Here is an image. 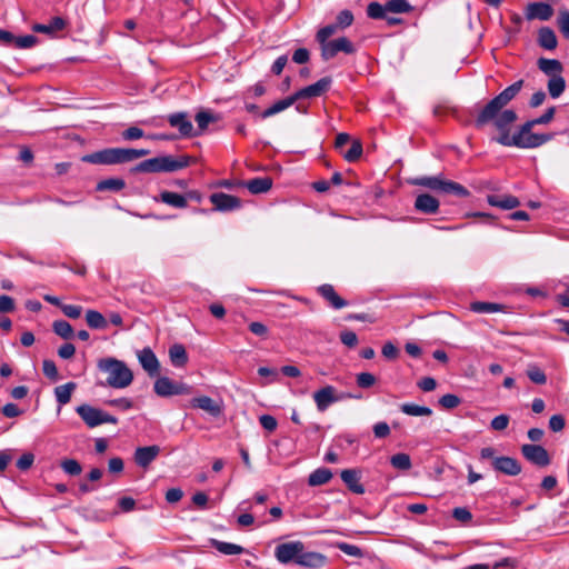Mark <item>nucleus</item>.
<instances>
[{
    "mask_svg": "<svg viewBox=\"0 0 569 569\" xmlns=\"http://www.w3.org/2000/svg\"><path fill=\"white\" fill-rule=\"evenodd\" d=\"M522 87L523 80H518L492 98L478 113L476 126L480 128L491 122L499 132L491 140L501 146L533 149L551 140V136L526 137V133L522 132V126L511 134V126L518 117L513 110L503 109L520 92Z\"/></svg>",
    "mask_w": 569,
    "mask_h": 569,
    "instance_id": "obj_1",
    "label": "nucleus"
},
{
    "mask_svg": "<svg viewBox=\"0 0 569 569\" xmlns=\"http://www.w3.org/2000/svg\"><path fill=\"white\" fill-rule=\"evenodd\" d=\"M148 149L132 148H106L82 158V161L92 164H119L127 163L149 154Z\"/></svg>",
    "mask_w": 569,
    "mask_h": 569,
    "instance_id": "obj_2",
    "label": "nucleus"
},
{
    "mask_svg": "<svg viewBox=\"0 0 569 569\" xmlns=\"http://www.w3.org/2000/svg\"><path fill=\"white\" fill-rule=\"evenodd\" d=\"M191 157L188 156H160L147 159L131 169L132 172L158 173L174 172L187 168L191 163Z\"/></svg>",
    "mask_w": 569,
    "mask_h": 569,
    "instance_id": "obj_3",
    "label": "nucleus"
},
{
    "mask_svg": "<svg viewBox=\"0 0 569 569\" xmlns=\"http://www.w3.org/2000/svg\"><path fill=\"white\" fill-rule=\"evenodd\" d=\"M98 368L102 372L108 373L107 385L112 388H127L133 380L132 371L123 361L116 358H104L99 360Z\"/></svg>",
    "mask_w": 569,
    "mask_h": 569,
    "instance_id": "obj_4",
    "label": "nucleus"
},
{
    "mask_svg": "<svg viewBox=\"0 0 569 569\" xmlns=\"http://www.w3.org/2000/svg\"><path fill=\"white\" fill-rule=\"evenodd\" d=\"M411 184L421 186L433 191L443 193H453L459 197H468L469 191L460 183L443 180L441 177H419L411 180Z\"/></svg>",
    "mask_w": 569,
    "mask_h": 569,
    "instance_id": "obj_5",
    "label": "nucleus"
},
{
    "mask_svg": "<svg viewBox=\"0 0 569 569\" xmlns=\"http://www.w3.org/2000/svg\"><path fill=\"white\" fill-rule=\"evenodd\" d=\"M413 7L407 0H388L385 4L370 2L367 7V16L379 20L386 18V13H409Z\"/></svg>",
    "mask_w": 569,
    "mask_h": 569,
    "instance_id": "obj_6",
    "label": "nucleus"
},
{
    "mask_svg": "<svg viewBox=\"0 0 569 569\" xmlns=\"http://www.w3.org/2000/svg\"><path fill=\"white\" fill-rule=\"evenodd\" d=\"M76 412L88 428H96L103 423H117L118 419L101 409L83 403L76 408Z\"/></svg>",
    "mask_w": 569,
    "mask_h": 569,
    "instance_id": "obj_7",
    "label": "nucleus"
},
{
    "mask_svg": "<svg viewBox=\"0 0 569 569\" xmlns=\"http://www.w3.org/2000/svg\"><path fill=\"white\" fill-rule=\"evenodd\" d=\"M154 392L160 397L190 395L192 387L184 382H176L168 377H159L153 385Z\"/></svg>",
    "mask_w": 569,
    "mask_h": 569,
    "instance_id": "obj_8",
    "label": "nucleus"
},
{
    "mask_svg": "<svg viewBox=\"0 0 569 569\" xmlns=\"http://www.w3.org/2000/svg\"><path fill=\"white\" fill-rule=\"evenodd\" d=\"M345 398H353L360 399V396L353 395H337L336 389L332 386H326L313 393V400L316 402L317 409L320 412H323L328 409V407L335 402H338Z\"/></svg>",
    "mask_w": 569,
    "mask_h": 569,
    "instance_id": "obj_9",
    "label": "nucleus"
},
{
    "mask_svg": "<svg viewBox=\"0 0 569 569\" xmlns=\"http://www.w3.org/2000/svg\"><path fill=\"white\" fill-rule=\"evenodd\" d=\"M301 541H290L280 543L274 549V557L280 563H297L299 555L302 551Z\"/></svg>",
    "mask_w": 569,
    "mask_h": 569,
    "instance_id": "obj_10",
    "label": "nucleus"
},
{
    "mask_svg": "<svg viewBox=\"0 0 569 569\" xmlns=\"http://www.w3.org/2000/svg\"><path fill=\"white\" fill-rule=\"evenodd\" d=\"M355 47L349 39L341 37L331 41H328L321 46V57L323 60L332 59L338 52L352 53Z\"/></svg>",
    "mask_w": 569,
    "mask_h": 569,
    "instance_id": "obj_11",
    "label": "nucleus"
},
{
    "mask_svg": "<svg viewBox=\"0 0 569 569\" xmlns=\"http://www.w3.org/2000/svg\"><path fill=\"white\" fill-rule=\"evenodd\" d=\"M331 82L332 80L330 77H323L317 82L296 91L293 93V99L297 101L300 99L320 97L329 90Z\"/></svg>",
    "mask_w": 569,
    "mask_h": 569,
    "instance_id": "obj_12",
    "label": "nucleus"
},
{
    "mask_svg": "<svg viewBox=\"0 0 569 569\" xmlns=\"http://www.w3.org/2000/svg\"><path fill=\"white\" fill-rule=\"evenodd\" d=\"M521 453L528 461L539 467H546L550 463L548 451L542 446L523 445Z\"/></svg>",
    "mask_w": 569,
    "mask_h": 569,
    "instance_id": "obj_13",
    "label": "nucleus"
},
{
    "mask_svg": "<svg viewBox=\"0 0 569 569\" xmlns=\"http://www.w3.org/2000/svg\"><path fill=\"white\" fill-rule=\"evenodd\" d=\"M137 358L139 360V363L143 368V370L150 377H156L159 375L160 362H159L158 358L156 357L154 352L149 347H146V348L137 351Z\"/></svg>",
    "mask_w": 569,
    "mask_h": 569,
    "instance_id": "obj_14",
    "label": "nucleus"
},
{
    "mask_svg": "<svg viewBox=\"0 0 569 569\" xmlns=\"http://www.w3.org/2000/svg\"><path fill=\"white\" fill-rule=\"evenodd\" d=\"M168 122L172 128H177L182 137H197L192 122L186 112H176L168 117Z\"/></svg>",
    "mask_w": 569,
    "mask_h": 569,
    "instance_id": "obj_15",
    "label": "nucleus"
},
{
    "mask_svg": "<svg viewBox=\"0 0 569 569\" xmlns=\"http://www.w3.org/2000/svg\"><path fill=\"white\" fill-rule=\"evenodd\" d=\"M210 201L219 211H231L240 208L241 201L239 198L224 192H217L210 196Z\"/></svg>",
    "mask_w": 569,
    "mask_h": 569,
    "instance_id": "obj_16",
    "label": "nucleus"
},
{
    "mask_svg": "<svg viewBox=\"0 0 569 569\" xmlns=\"http://www.w3.org/2000/svg\"><path fill=\"white\" fill-rule=\"evenodd\" d=\"M190 403L193 408L201 409L214 418L221 416L223 412L222 402L216 401L208 396L193 398Z\"/></svg>",
    "mask_w": 569,
    "mask_h": 569,
    "instance_id": "obj_17",
    "label": "nucleus"
},
{
    "mask_svg": "<svg viewBox=\"0 0 569 569\" xmlns=\"http://www.w3.org/2000/svg\"><path fill=\"white\" fill-rule=\"evenodd\" d=\"M553 14V9L550 4L545 2H532L529 3L526 8V19L527 20H540L547 21Z\"/></svg>",
    "mask_w": 569,
    "mask_h": 569,
    "instance_id": "obj_18",
    "label": "nucleus"
},
{
    "mask_svg": "<svg viewBox=\"0 0 569 569\" xmlns=\"http://www.w3.org/2000/svg\"><path fill=\"white\" fill-rule=\"evenodd\" d=\"M495 470L502 472L508 476H517L521 472L520 463L511 457H498L493 458L491 462Z\"/></svg>",
    "mask_w": 569,
    "mask_h": 569,
    "instance_id": "obj_19",
    "label": "nucleus"
},
{
    "mask_svg": "<svg viewBox=\"0 0 569 569\" xmlns=\"http://www.w3.org/2000/svg\"><path fill=\"white\" fill-rule=\"evenodd\" d=\"M160 453L157 445L139 447L134 451V461L139 467L147 468Z\"/></svg>",
    "mask_w": 569,
    "mask_h": 569,
    "instance_id": "obj_20",
    "label": "nucleus"
},
{
    "mask_svg": "<svg viewBox=\"0 0 569 569\" xmlns=\"http://www.w3.org/2000/svg\"><path fill=\"white\" fill-rule=\"evenodd\" d=\"M326 560H327L326 556L320 552L306 551L305 545H303L302 551L299 555L297 565H299L301 567H307V568H320V567L325 566Z\"/></svg>",
    "mask_w": 569,
    "mask_h": 569,
    "instance_id": "obj_21",
    "label": "nucleus"
},
{
    "mask_svg": "<svg viewBox=\"0 0 569 569\" xmlns=\"http://www.w3.org/2000/svg\"><path fill=\"white\" fill-rule=\"evenodd\" d=\"M556 108L550 107L546 110L543 114L540 117L529 120L522 124V132L526 133V137L530 136H550L549 133H533L532 128L537 124H547L549 123L553 117H555Z\"/></svg>",
    "mask_w": 569,
    "mask_h": 569,
    "instance_id": "obj_22",
    "label": "nucleus"
},
{
    "mask_svg": "<svg viewBox=\"0 0 569 569\" xmlns=\"http://www.w3.org/2000/svg\"><path fill=\"white\" fill-rule=\"evenodd\" d=\"M439 201L433 196L429 193L419 194L415 201V208L417 211L433 214L439 210Z\"/></svg>",
    "mask_w": 569,
    "mask_h": 569,
    "instance_id": "obj_23",
    "label": "nucleus"
},
{
    "mask_svg": "<svg viewBox=\"0 0 569 569\" xmlns=\"http://www.w3.org/2000/svg\"><path fill=\"white\" fill-rule=\"evenodd\" d=\"M340 476L350 491L357 495L365 492V488L360 482V475L356 469H345L341 471Z\"/></svg>",
    "mask_w": 569,
    "mask_h": 569,
    "instance_id": "obj_24",
    "label": "nucleus"
},
{
    "mask_svg": "<svg viewBox=\"0 0 569 569\" xmlns=\"http://www.w3.org/2000/svg\"><path fill=\"white\" fill-rule=\"evenodd\" d=\"M487 201L492 207H498L500 209L510 210L515 209L520 204V201L517 197L505 194V196H497V194H489L487 197Z\"/></svg>",
    "mask_w": 569,
    "mask_h": 569,
    "instance_id": "obj_25",
    "label": "nucleus"
},
{
    "mask_svg": "<svg viewBox=\"0 0 569 569\" xmlns=\"http://www.w3.org/2000/svg\"><path fill=\"white\" fill-rule=\"evenodd\" d=\"M318 291L335 309H341L347 306V301L338 296L331 284H322Z\"/></svg>",
    "mask_w": 569,
    "mask_h": 569,
    "instance_id": "obj_26",
    "label": "nucleus"
},
{
    "mask_svg": "<svg viewBox=\"0 0 569 569\" xmlns=\"http://www.w3.org/2000/svg\"><path fill=\"white\" fill-rule=\"evenodd\" d=\"M246 188L252 194H260L268 192L272 187V180L269 177L254 178L244 183Z\"/></svg>",
    "mask_w": 569,
    "mask_h": 569,
    "instance_id": "obj_27",
    "label": "nucleus"
},
{
    "mask_svg": "<svg viewBox=\"0 0 569 569\" xmlns=\"http://www.w3.org/2000/svg\"><path fill=\"white\" fill-rule=\"evenodd\" d=\"M538 43L547 50L556 49L558 41L555 31L549 27H542L538 32Z\"/></svg>",
    "mask_w": 569,
    "mask_h": 569,
    "instance_id": "obj_28",
    "label": "nucleus"
},
{
    "mask_svg": "<svg viewBox=\"0 0 569 569\" xmlns=\"http://www.w3.org/2000/svg\"><path fill=\"white\" fill-rule=\"evenodd\" d=\"M169 358L173 367L180 368L188 362L186 348L181 343H174L169 349Z\"/></svg>",
    "mask_w": 569,
    "mask_h": 569,
    "instance_id": "obj_29",
    "label": "nucleus"
},
{
    "mask_svg": "<svg viewBox=\"0 0 569 569\" xmlns=\"http://www.w3.org/2000/svg\"><path fill=\"white\" fill-rule=\"evenodd\" d=\"M64 26H66V22H64V20L62 18L54 17L47 24H44V23H36L32 27V30L36 31V32H39V33L52 34V33H54L57 31L62 30L64 28Z\"/></svg>",
    "mask_w": 569,
    "mask_h": 569,
    "instance_id": "obj_30",
    "label": "nucleus"
},
{
    "mask_svg": "<svg viewBox=\"0 0 569 569\" xmlns=\"http://www.w3.org/2000/svg\"><path fill=\"white\" fill-rule=\"evenodd\" d=\"M538 68L550 77H557L560 76L562 71V64L559 60L556 59H547V58H540L538 60Z\"/></svg>",
    "mask_w": 569,
    "mask_h": 569,
    "instance_id": "obj_31",
    "label": "nucleus"
},
{
    "mask_svg": "<svg viewBox=\"0 0 569 569\" xmlns=\"http://www.w3.org/2000/svg\"><path fill=\"white\" fill-rule=\"evenodd\" d=\"M159 200L173 208L182 209L187 207V197L171 191H162Z\"/></svg>",
    "mask_w": 569,
    "mask_h": 569,
    "instance_id": "obj_32",
    "label": "nucleus"
},
{
    "mask_svg": "<svg viewBox=\"0 0 569 569\" xmlns=\"http://www.w3.org/2000/svg\"><path fill=\"white\" fill-rule=\"evenodd\" d=\"M332 478V472L328 468H318L309 475L308 483L312 487L321 486L329 482Z\"/></svg>",
    "mask_w": 569,
    "mask_h": 569,
    "instance_id": "obj_33",
    "label": "nucleus"
},
{
    "mask_svg": "<svg viewBox=\"0 0 569 569\" xmlns=\"http://www.w3.org/2000/svg\"><path fill=\"white\" fill-rule=\"evenodd\" d=\"M296 102V100L293 99V94L282 99V100H279L277 101L276 103H273L271 107L267 108L262 113H261V117L263 119L266 118H269V117H272L286 109H288L289 107H291L293 103Z\"/></svg>",
    "mask_w": 569,
    "mask_h": 569,
    "instance_id": "obj_34",
    "label": "nucleus"
},
{
    "mask_svg": "<svg viewBox=\"0 0 569 569\" xmlns=\"http://www.w3.org/2000/svg\"><path fill=\"white\" fill-rule=\"evenodd\" d=\"M126 187V182L122 178H109L101 180L97 183V191H113L118 192Z\"/></svg>",
    "mask_w": 569,
    "mask_h": 569,
    "instance_id": "obj_35",
    "label": "nucleus"
},
{
    "mask_svg": "<svg viewBox=\"0 0 569 569\" xmlns=\"http://www.w3.org/2000/svg\"><path fill=\"white\" fill-rule=\"evenodd\" d=\"M74 389H76L74 382H67L64 385L58 386L54 389V395H56V399H57L58 403L61 406L67 405L70 401L72 391Z\"/></svg>",
    "mask_w": 569,
    "mask_h": 569,
    "instance_id": "obj_36",
    "label": "nucleus"
},
{
    "mask_svg": "<svg viewBox=\"0 0 569 569\" xmlns=\"http://www.w3.org/2000/svg\"><path fill=\"white\" fill-rule=\"evenodd\" d=\"M86 321L87 325L92 329H106L108 327L107 319L101 312L96 310H88L86 312Z\"/></svg>",
    "mask_w": 569,
    "mask_h": 569,
    "instance_id": "obj_37",
    "label": "nucleus"
},
{
    "mask_svg": "<svg viewBox=\"0 0 569 569\" xmlns=\"http://www.w3.org/2000/svg\"><path fill=\"white\" fill-rule=\"evenodd\" d=\"M502 305L486 301H475L470 303V310L476 313H495L501 311Z\"/></svg>",
    "mask_w": 569,
    "mask_h": 569,
    "instance_id": "obj_38",
    "label": "nucleus"
},
{
    "mask_svg": "<svg viewBox=\"0 0 569 569\" xmlns=\"http://www.w3.org/2000/svg\"><path fill=\"white\" fill-rule=\"evenodd\" d=\"M211 545L223 555H240L243 552V548L239 545L224 542L213 539Z\"/></svg>",
    "mask_w": 569,
    "mask_h": 569,
    "instance_id": "obj_39",
    "label": "nucleus"
},
{
    "mask_svg": "<svg viewBox=\"0 0 569 569\" xmlns=\"http://www.w3.org/2000/svg\"><path fill=\"white\" fill-rule=\"evenodd\" d=\"M400 410L403 413L413 417L430 416L432 413V410L429 407L419 406L415 403H403L401 405Z\"/></svg>",
    "mask_w": 569,
    "mask_h": 569,
    "instance_id": "obj_40",
    "label": "nucleus"
},
{
    "mask_svg": "<svg viewBox=\"0 0 569 569\" xmlns=\"http://www.w3.org/2000/svg\"><path fill=\"white\" fill-rule=\"evenodd\" d=\"M566 88L565 79L561 76L551 77L548 81V91L552 98H558L562 94Z\"/></svg>",
    "mask_w": 569,
    "mask_h": 569,
    "instance_id": "obj_41",
    "label": "nucleus"
},
{
    "mask_svg": "<svg viewBox=\"0 0 569 569\" xmlns=\"http://www.w3.org/2000/svg\"><path fill=\"white\" fill-rule=\"evenodd\" d=\"M56 335L63 339H70L73 336V329L71 325L64 320H57L52 325Z\"/></svg>",
    "mask_w": 569,
    "mask_h": 569,
    "instance_id": "obj_42",
    "label": "nucleus"
},
{
    "mask_svg": "<svg viewBox=\"0 0 569 569\" xmlns=\"http://www.w3.org/2000/svg\"><path fill=\"white\" fill-rule=\"evenodd\" d=\"M390 463L399 470H409L411 468V459L407 453H396L390 458Z\"/></svg>",
    "mask_w": 569,
    "mask_h": 569,
    "instance_id": "obj_43",
    "label": "nucleus"
},
{
    "mask_svg": "<svg viewBox=\"0 0 569 569\" xmlns=\"http://www.w3.org/2000/svg\"><path fill=\"white\" fill-rule=\"evenodd\" d=\"M217 118L208 112V111H200L196 114V122L198 126V133L201 134L209 126V123L216 121Z\"/></svg>",
    "mask_w": 569,
    "mask_h": 569,
    "instance_id": "obj_44",
    "label": "nucleus"
},
{
    "mask_svg": "<svg viewBox=\"0 0 569 569\" xmlns=\"http://www.w3.org/2000/svg\"><path fill=\"white\" fill-rule=\"evenodd\" d=\"M362 143L360 140H353L349 150L343 154L348 162L357 161L362 154Z\"/></svg>",
    "mask_w": 569,
    "mask_h": 569,
    "instance_id": "obj_45",
    "label": "nucleus"
},
{
    "mask_svg": "<svg viewBox=\"0 0 569 569\" xmlns=\"http://www.w3.org/2000/svg\"><path fill=\"white\" fill-rule=\"evenodd\" d=\"M37 42H38L37 37L32 36V34H26V36H20V37L14 36L12 44L19 49H29V48H32Z\"/></svg>",
    "mask_w": 569,
    "mask_h": 569,
    "instance_id": "obj_46",
    "label": "nucleus"
},
{
    "mask_svg": "<svg viewBox=\"0 0 569 569\" xmlns=\"http://www.w3.org/2000/svg\"><path fill=\"white\" fill-rule=\"evenodd\" d=\"M527 376L537 385H543L547 381L545 372L537 366H530L527 370Z\"/></svg>",
    "mask_w": 569,
    "mask_h": 569,
    "instance_id": "obj_47",
    "label": "nucleus"
},
{
    "mask_svg": "<svg viewBox=\"0 0 569 569\" xmlns=\"http://www.w3.org/2000/svg\"><path fill=\"white\" fill-rule=\"evenodd\" d=\"M62 470L70 476H78L81 473V465L74 459H66L61 462Z\"/></svg>",
    "mask_w": 569,
    "mask_h": 569,
    "instance_id": "obj_48",
    "label": "nucleus"
},
{
    "mask_svg": "<svg viewBox=\"0 0 569 569\" xmlns=\"http://www.w3.org/2000/svg\"><path fill=\"white\" fill-rule=\"evenodd\" d=\"M338 27L337 24H328L323 28H321L318 32H317V41L323 46L325 43L328 42V39L336 33Z\"/></svg>",
    "mask_w": 569,
    "mask_h": 569,
    "instance_id": "obj_49",
    "label": "nucleus"
},
{
    "mask_svg": "<svg viewBox=\"0 0 569 569\" xmlns=\"http://www.w3.org/2000/svg\"><path fill=\"white\" fill-rule=\"evenodd\" d=\"M376 377L370 372H360L356 377V382L359 388L368 389L376 383Z\"/></svg>",
    "mask_w": 569,
    "mask_h": 569,
    "instance_id": "obj_50",
    "label": "nucleus"
},
{
    "mask_svg": "<svg viewBox=\"0 0 569 569\" xmlns=\"http://www.w3.org/2000/svg\"><path fill=\"white\" fill-rule=\"evenodd\" d=\"M336 546L340 551H342L343 553H346L348 556L356 557V558H360L363 556L362 550L356 545H350L347 542H338Z\"/></svg>",
    "mask_w": 569,
    "mask_h": 569,
    "instance_id": "obj_51",
    "label": "nucleus"
},
{
    "mask_svg": "<svg viewBox=\"0 0 569 569\" xmlns=\"http://www.w3.org/2000/svg\"><path fill=\"white\" fill-rule=\"evenodd\" d=\"M353 22V14L350 10H342L338 13L336 18V24L338 28H347L351 26Z\"/></svg>",
    "mask_w": 569,
    "mask_h": 569,
    "instance_id": "obj_52",
    "label": "nucleus"
},
{
    "mask_svg": "<svg viewBox=\"0 0 569 569\" xmlns=\"http://www.w3.org/2000/svg\"><path fill=\"white\" fill-rule=\"evenodd\" d=\"M439 403L445 409H453L459 406L460 399L452 393H447L439 399Z\"/></svg>",
    "mask_w": 569,
    "mask_h": 569,
    "instance_id": "obj_53",
    "label": "nucleus"
},
{
    "mask_svg": "<svg viewBox=\"0 0 569 569\" xmlns=\"http://www.w3.org/2000/svg\"><path fill=\"white\" fill-rule=\"evenodd\" d=\"M452 517L460 522L467 523L471 521L472 515L471 512L465 508V507H457L452 510Z\"/></svg>",
    "mask_w": 569,
    "mask_h": 569,
    "instance_id": "obj_54",
    "label": "nucleus"
},
{
    "mask_svg": "<svg viewBox=\"0 0 569 569\" xmlns=\"http://www.w3.org/2000/svg\"><path fill=\"white\" fill-rule=\"evenodd\" d=\"M143 136V130L138 127H129L121 133L122 139L127 141L138 140Z\"/></svg>",
    "mask_w": 569,
    "mask_h": 569,
    "instance_id": "obj_55",
    "label": "nucleus"
},
{
    "mask_svg": "<svg viewBox=\"0 0 569 569\" xmlns=\"http://www.w3.org/2000/svg\"><path fill=\"white\" fill-rule=\"evenodd\" d=\"M508 425H509V416H507V415H499V416L495 417L490 422L491 429H493L496 431L505 430L508 427Z\"/></svg>",
    "mask_w": 569,
    "mask_h": 569,
    "instance_id": "obj_56",
    "label": "nucleus"
},
{
    "mask_svg": "<svg viewBox=\"0 0 569 569\" xmlns=\"http://www.w3.org/2000/svg\"><path fill=\"white\" fill-rule=\"evenodd\" d=\"M340 340L341 342L349 347L353 348L358 345V337L353 331L346 330L340 333Z\"/></svg>",
    "mask_w": 569,
    "mask_h": 569,
    "instance_id": "obj_57",
    "label": "nucleus"
},
{
    "mask_svg": "<svg viewBox=\"0 0 569 569\" xmlns=\"http://www.w3.org/2000/svg\"><path fill=\"white\" fill-rule=\"evenodd\" d=\"M60 309L64 316L71 319L79 318L82 312V308L77 305H62Z\"/></svg>",
    "mask_w": 569,
    "mask_h": 569,
    "instance_id": "obj_58",
    "label": "nucleus"
},
{
    "mask_svg": "<svg viewBox=\"0 0 569 569\" xmlns=\"http://www.w3.org/2000/svg\"><path fill=\"white\" fill-rule=\"evenodd\" d=\"M34 461V456L31 452L23 453L17 461V468L19 470H28Z\"/></svg>",
    "mask_w": 569,
    "mask_h": 569,
    "instance_id": "obj_59",
    "label": "nucleus"
},
{
    "mask_svg": "<svg viewBox=\"0 0 569 569\" xmlns=\"http://www.w3.org/2000/svg\"><path fill=\"white\" fill-rule=\"evenodd\" d=\"M249 330L253 335L261 337V338H267L268 333H269L268 327L264 323L259 322V321L251 322L249 325Z\"/></svg>",
    "mask_w": 569,
    "mask_h": 569,
    "instance_id": "obj_60",
    "label": "nucleus"
},
{
    "mask_svg": "<svg viewBox=\"0 0 569 569\" xmlns=\"http://www.w3.org/2000/svg\"><path fill=\"white\" fill-rule=\"evenodd\" d=\"M42 370L44 376H47L48 378L52 380H56L58 378V369L52 360H43Z\"/></svg>",
    "mask_w": 569,
    "mask_h": 569,
    "instance_id": "obj_61",
    "label": "nucleus"
},
{
    "mask_svg": "<svg viewBox=\"0 0 569 569\" xmlns=\"http://www.w3.org/2000/svg\"><path fill=\"white\" fill-rule=\"evenodd\" d=\"M558 27L566 37H569V11L563 10L559 13Z\"/></svg>",
    "mask_w": 569,
    "mask_h": 569,
    "instance_id": "obj_62",
    "label": "nucleus"
},
{
    "mask_svg": "<svg viewBox=\"0 0 569 569\" xmlns=\"http://www.w3.org/2000/svg\"><path fill=\"white\" fill-rule=\"evenodd\" d=\"M259 422L263 429L270 432L274 431L278 426L276 418L270 415H262L259 418Z\"/></svg>",
    "mask_w": 569,
    "mask_h": 569,
    "instance_id": "obj_63",
    "label": "nucleus"
},
{
    "mask_svg": "<svg viewBox=\"0 0 569 569\" xmlns=\"http://www.w3.org/2000/svg\"><path fill=\"white\" fill-rule=\"evenodd\" d=\"M549 428L553 432H559L565 428V418L561 415H553L549 420Z\"/></svg>",
    "mask_w": 569,
    "mask_h": 569,
    "instance_id": "obj_64",
    "label": "nucleus"
}]
</instances>
